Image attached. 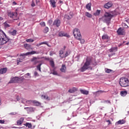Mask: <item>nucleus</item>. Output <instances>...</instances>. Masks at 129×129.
I'll list each match as a JSON object with an SVG mask.
<instances>
[{
    "label": "nucleus",
    "instance_id": "f257e3e1",
    "mask_svg": "<svg viewBox=\"0 0 129 129\" xmlns=\"http://www.w3.org/2000/svg\"><path fill=\"white\" fill-rule=\"evenodd\" d=\"M112 18H113V15L111 14L110 12H106L100 20L103 22V23H106L108 26L110 24V21Z\"/></svg>",
    "mask_w": 129,
    "mask_h": 129
},
{
    "label": "nucleus",
    "instance_id": "f03ea898",
    "mask_svg": "<svg viewBox=\"0 0 129 129\" xmlns=\"http://www.w3.org/2000/svg\"><path fill=\"white\" fill-rule=\"evenodd\" d=\"M8 41H10V38L3 30H0V45L3 46L5 44H7Z\"/></svg>",
    "mask_w": 129,
    "mask_h": 129
},
{
    "label": "nucleus",
    "instance_id": "7ed1b4c3",
    "mask_svg": "<svg viewBox=\"0 0 129 129\" xmlns=\"http://www.w3.org/2000/svg\"><path fill=\"white\" fill-rule=\"evenodd\" d=\"M119 84L122 87L129 86V77H123L120 79Z\"/></svg>",
    "mask_w": 129,
    "mask_h": 129
},
{
    "label": "nucleus",
    "instance_id": "20e7f679",
    "mask_svg": "<svg viewBox=\"0 0 129 129\" xmlns=\"http://www.w3.org/2000/svg\"><path fill=\"white\" fill-rule=\"evenodd\" d=\"M90 63H91V58L87 57L86 62L84 63V66L81 68V72H84V71H86V70H87V69L89 68Z\"/></svg>",
    "mask_w": 129,
    "mask_h": 129
},
{
    "label": "nucleus",
    "instance_id": "39448f33",
    "mask_svg": "<svg viewBox=\"0 0 129 129\" xmlns=\"http://www.w3.org/2000/svg\"><path fill=\"white\" fill-rule=\"evenodd\" d=\"M8 16L13 19L14 21H18L19 18L18 17V13L15 12H8Z\"/></svg>",
    "mask_w": 129,
    "mask_h": 129
},
{
    "label": "nucleus",
    "instance_id": "423d86ee",
    "mask_svg": "<svg viewBox=\"0 0 129 129\" xmlns=\"http://www.w3.org/2000/svg\"><path fill=\"white\" fill-rule=\"evenodd\" d=\"M73 34L75 38H77V40H80V36H81V34L80 33V31L79 29L76 28L73 31Z\"/></svg>",
    "mask_w": 129,
    "mask_h": 129
},
{
    "label": "nucleus",
    "instance_id": "0eeeda50",
    "mask_svg": "<svg viewBox=\"0 0 129 129\" xmlns=\"http://www.w3.org/2000/svg\"><path fill=\"white\" fill-rule=\"evenodd\" d=\"M21 78L18 77H15L14 78H12L9 81V83H17L19 82Z\"/></svg>",
    "mask_w": 129,
    "mask_h": 129
},
{
    "label": "nucleus",
    "instance_id": "6e6552de",
    "mask_svg": "<svg viewBox=\"0 0 129 129\" xmlns=\"http://www.w3.org/2000/svg\"><path fill=\"white\" fill-rule=\"evenodd\" d=\"M61 25V20L60 19H55L53 22V25L57 27V28L60 27Z\"/></svg>",
    "mask_w": 129,
    "mask_h": 129
},
{
    "label": "nucleus",
    "instance_id": "1a4fd4ad",
    "mask_svg": "<svg viewBox=\"0 0 129 129\" xmlns=\"http://www.w3.org/2000/svg\"><path fill=\"white\" fill-rule=\"evenodd\" d=\"M26 56V53L21 54L20 55V58L17 60V64H19L20 62H23L24 59H25V56Z\"/></svg>",
    "mask_w": 129,
    "mask_h": 129
},
{
    "label": "nucleus",
    "instance_id": "9d476101",
    "mask_svg": "<svg viewBox=\"0 0 129 129\" xmlns=\"http://www.w3.org/2000/svg\"><path fill=\"white\" fill-rule=\"evenodd\" d=\"M117 33L118 35H124L125 34V32L124 31V29L123 28L120 27L117 30Z\"/></svg>",
    "mask_w": 129,
    "mask_h": 129
},
{
    "label": "nucleus",
    "instance_id": "9b49d317",
    "mask_svg": "<svg viewBox=\"0 0 129 129\" xmlns=\"http://www.w3.org/2000/svg\"><path fill=\"white\" fill-rule=\"evenodd\" d=\"M58 35L59 37H67L68 38H69V37H70V36H69L68 34L65 33V32L63 31L59 32L58 33Z\"/></svg>",
    "mask_w": 129,
    "mask_h": 129
},
{
    "label": "nucleus",
    "instance_id": "f8f14e48",
    "mask_svg": "<svg viewBox=\"0 0 129 129\" xmlns=\"http://www.w3.org/2000/svg\"><path fill=\"white\" fill-rule=\"evenodd\" d=\"M111 7H112V3L111 2H108L104 6L105 9H109L110 8H111Z\"/></svg>",
    "mask_w": 129,
    "mask_h": 129
},
{
    "label": "nucleus",
    "instance_id": "ddd939ff",
    "mask_svg": "<svg viewBox=\"0 0 129 129\" xmlns=\"http://www.w3.org/2000/svg\"><path fill=\"white\" fill-rule=\"evenodd\" d=\"M49 63L51 67L52 68H55V62H54V60L52 58H49Z\"/></svg>",
    "mask_w": 129,
    "mask_h": 129
},
{
    "label": "nucleus",
    "instance_id": "4468645a",
    "mask_svg": "<svg viewBox=\"0 0 129 129\" xmlns=\"http://www.w3.org/2000/svg\"><path fill=\"white\" fill-rule=\"evenodd\" d=\"M34 54H39L38 51H32L30 52H28L25 53L26 56H29V55H34Z\"/></svg>",
    "mask_w": 129,
    "mask_h": 129
},
{
    "label": "nucleus",
    "instance_id": "2eb2a0df",
    "mask_svg": "<svg viewBox=\"0 0 129 129\" xmlns=\"http://www.w3.org/2000/svg\"><path fill=\"white\" fill-rule=\"evenodd\" d=\"M24 109H27V111H30L31 112H34L36 110V108L34 107H25Z\"/></svg>",
    "mask_w": 129,
    "mask_h": 129
},
{
    "label": "nucleus",
    "instance_id": "dca6fc26",
    "mask_svg": "<svg viewBox=\"0 0 129 129\" xmlns=\"http://www.w3.org/2000/svg\"><path fill=\"white\" fill-rule=\"evenodd\" d=\"M123 123H125V120L123 119L119 120L115 123V125H118V124H123Z\"/></svg>",
    "mask_w": 129,
    "mask_h": 129
},
{
    "label": "nucleus",
    "instance_id": "f3484780",
    "mask_svg": "<svg viewBox=\"0 0 129 129\" xmlns=\"http://www.w3.org/2000/svg\"><path fill=\"white\" fill-rule=\"evenodd\" d=\"M80 91L82 93V94H84L85 95H88L89 93V91L86 90L81 89Z\"/></svg>",
    "mask_w": 129,
    "mask_h": 129
},
{
    "label": "nucleus",
    "instance_id": "a211bd4d",
    "mask_svg": "<svg viewBox=\"0 0 129 129\" xmlns=\"http://www.w3.org/2000/svg\"><path fill=\"white\" fill-rule=\"evenodd\" d=\"M103 92H104V91H98L94 92V94L95 96H99V95L101 94V93H103Z\"/></svg>",
    "mask_w": 129,
    "mask_h": 129
},
{
    "label": "nucleus",
    "instance_id": "6ab92c4d",
    "mask_svg": "<svg viewBox=\"0 0 129 129\" xmlns=\"http://www.w3.org/2000/svg\"><path fill=\"white\" fill-rule=\"evenodd\" d=\"M50 3L51 7H52V8H56V2H55V0H50Z\"/></svg>",
    "mask_w": 129,
    "mask_h": 129
},
{
    "label": "nucleus",
    "instance_id": "aec40b11",
    "mask_svg": "<svg viewBox=\"0 0 129 129\" xmlns=\"http://www.w3.org/2000/svg\"><path fill=\"white\" fill-rule=\"evenodd\" d=\"M7 71H8V69H7V68L1 69L0 74H4L5 73H6Z\"/></svg>",
    "mask_w": 129,
    "mask_h": 129
},
{
    "label": "nucleus",
    "instance_id": "412c9836",
    "mask_svg": "<svg viewBox=\"0 0 129 129\" xmlns=\"http://www.w3.org/2000/svg\"><path fill=\"white\" fill-rule=\"evenodd\" d=\"M70 53L71 52L70 50H67L65 54L63 55L62 58H66V57H68V56H69V55H70Z\"/></svg>",
    "mask_w": 129,
    "mask_h": 129
},
{
    "label": "nucleus",
    "instance_id": "4be33fe9",
    "mask_svg": "<svg viewBox=\"0 0 129 129\" xmlns=\"http://www.w3.org/2000/svg\"><path fill=\"white\" fill-rule=\"evenodd\" d=\"M60 71L65 73L66 72V66L62 64L60 69Z\"/></svg>",
    "mask_w": 129,
    "mask_h": 129
},
{
    "label": "nucleus",
    "instance_id": "5701e85b",
    "mask_svg": "<svg viewBox=\"0 0 129 129\" xmlns=\"http://www.w3.org/2000/svg\"><path fill=\"white\" fill-rule=\"evenodd\" d=\"M32 102V103H33V104H34V105L36 106H40V105H41V103L39 102L36 100H33Z\"/></svg>",
    "mask_w": 129,
    "mask_h": 129
},
{
    "label": "nucleus",
    "instance_id": "b1692460",
    "mask_svg": "<svg viewBox=\"0 0 129 129\" xmlns=\"http://www.w3.org/2000/svg\"><path fill=\"white\" fill-rule=\"evenodd\" d=\"M32 62H34L33 64L35 65V64H37V63H39V61L37 60V57H34L32 59H31Z\"/></svg>",
    "mask_w": 129,
    "mask_h": 129
},
{
    "label": "nucleus",
    "instance_id": "393cba45",
    "mask_svg": "<svg viewBox=\"0 0 129 129\" xmlns=\"http://www.w3.org/2000/svg\"><path fill=\"white\" fill-rule=\"evenodd\" d=\"M24 48H25L26 50H30V49H32V47H31V45L28 44H25Z\"/></svg>",
    "mask_w": 129,
    "mask_h": 129
},
{
    "label": "nucleus",
    "instance_id": "a878e982",
    "mask_svg": "<svg viewBox=\"0 0 129 129\" xmlns=\"http://www.w3.org/2000/svg\"><path fill=\"white\" fill-rule=\"evenodd\" d=\"M116 51H117V47H112L109 49V52H110V53L112 52H116Z\"/></svg>",
    "mask_w": 129,
    "mask_h": 129
},
{
    "label": "nucleus",
    "instance_id": "bb28decb",
    "mask_svg": "<svg viewBox=\"0 0 129 129\" xmlns=\"http://www.w3.org/2000/svg\"><path fill=\"white\" fill-rule=\"evenodd\" d=\"M127 94V91H121L120 92V95L121 96L124 97Z\"/></svg>",
    "mask_w": 129,
    "mask_h": 129
},
{
    "label": "nucleus",
    "instance_id": "cd10ccee",
    "mask_svg": "<svg viewBox=\"0 0 129 129\" xmlns=\"http://www.w3.org/2000/svg\"><path fill=\"white\" fill-rule=\"evenodd\" d=\"M42 99H44V100H48L49 97H48V95L44 94L42 95L41 96Z\"/></svg>",
    "mask_w": 129,
    "mask_h": 129
},
{
    "label": "nucleus",
    "instance_id": "c85d7f7f",
    "mask_svg": "<svg viewBox=\"0 0 129 129\" xmlns=\"http://www.w3.org/2000/svg\"><path fill=\"white\" fill-rule=\"evenodd\" d=\"M24 121V118H21L20 120L17 121V124L18 125H21L23 122Z\"/></svg>",
    "mask_w": 129,
    "mask_h": 129
},
{
    "label": "nucleus",
    "instance_id": "c756f323",
    "mask_svg": "<svg viewBox=\"0 0 129 129\" xmlns=\"http://www.w3.org/2000/svg\"><path fill=\"white\" fill-rule=\"evenodd\" d=\"M9 33L10 35H12V36H16L17 34V30H14L13 31H9Z\"/></svg>",
    "mask_w": 129,
    "mask_h": 129
},
{
    "label": "nucleus",
    "instance_id": "7c9ffc66",
    "mask_svg": "<svg viewBox=\"0 0 129 129\" xmlns=\"http://www.w3.org/2000/svg\"><path fill=\"white\" fill-rule=\"evenodd\" d=\"M44 44L47 45V46H49V45L48 44V42H47L46 41L45 42H41L39 44H37L36 45V46H37V47H40V46H41V45H44Z\"/></svg>",
    "mask_w": 129,
    "mask_h": 129
},
{
    "label": "nucleus",
    "instance_id": "2f4dec72",
    "mask_svg": "<svg viewBox=\"0 0 129 129\" xmlns=\"http://www.w3.org/2000/svg\"><path fill=\"white\" fill-rule=\"evenodd\" d=\"M77 89H76V88H73L72 89H70L69 90V92H70V93H74V92H75V91H77Z\"/></svg>",
    "mask_w": 129,
    "mask_h": 129
},
{
    "label": "nucleus",
    "instance_id": "473e14b6",
    "mask_svg": "<svg viewBox=\"0 0 129 129\" xmlns=\"http://www.w3.org/2000/svg\"><path fill=\"white\" fill-rule=\"evenodd\" d=\"M102 39L103 40H108L109 39V37L107 34H104L102 36Z\"/></svg>",
    "mask_w": 129,
    "mask_h": 129
},
{
    "label": "nucleus",
    "instance_id": "72a5a7b5",
    "mask_svg": "<svg viewBox=\"0 0 129 129\" xmlns=\"http://www.w3.org/2000/svg\"><path fill=\"white\" fill-rule=\"evenodd\" d=\"M86 9L88 10V11H91V3H89L86 6Z\"/></svg>",
    "mask_w": 129,
    "mask_h": 129
},
{
    "label": "nucleus",
    "instance_id": "f704fd0d",
    "mask_svg": "<svg viewBox=\"0 0 129 129\" xmlns=\"http://www.w3.org/2000/svg\"><path fill=\"white\" fill-rule=\"evenodd\" d=\"M9 23L10 21H7L4 23V25L6 27V28H10V27H11V26L9 24Z\"/></svg>",
    "mask_w": 129,
    "mask_h": 129
},
{
    "label": "nucleus",
    "instance_id": "c9c22d12",
    "mask_svg": "<svg viewBox=\"0 0 129 129\" xmlns=\"http://www.w3.org/2000/svg\"><path fill=\"white\" fill-rule=\"evenodd\" d=\"M33 103V100H29V101H26V103L27 105H31Z\"/></svg>",
    "mask_w": 129,
    "mask_h": 129
},
{
    "label": "nucleus",
    "instance_id": "e433bc0d",
    "mask_svg": "<svg viewBox=\"0 0 129 129\" xmlns=\"http://www.w3.org/2000/svg\"><path fill=\"white\" fill-rule=\"evenodd\" d=\"M64 55V51H63V50H60L59 51V57H60V58H63L62 56Z\"/></svg>",
    "mask_w": 129,
    "mask_h": 129
},
{
    "label": "nucleus",
    "instance_id": "4c0bfd02",
    "mask_svg": "<svg viewBox=\"0 0 129 129\" xmlns=\"http://www.w3.org/2000/svg\"><path fill=\"white\" fill-rule=\"evenodd\" d=\"M100 14V10H97L95 13H94V16H99Z\"/></svg>",
    "mask_w": 129,
    "mask_h": 129
},
{
    "label": "nucleus",
    "instance_id": "58836bf2",
    "mask_svg": "<svg viewBox=\"0 0 129 129\" xmlns=\"http://www.w3.org/2000/svg\"><path fill=\"white\" fill-rule=\"evenodd\" d=\"M85 16L87 17L88 18H92V15L90 14L88 12H86L85 13Z\"/></svg>",
    "mask_w": 129,
    "mask_h": 129
},
{
    "label": "nucleus",
    "instance_id": "ea45409f",
    "mask_svg": "<svg viewBox=\"0 0 129 129\" xmlns=\"http://www.w3.org/2000/svg\"><path fill=\"white\" fill-rule=\"evenodd\" d=\"M25 125L28 127V128H31V127H32V124H31V123H26Z\"/></svg>",
    "mask_w": 129,
    "mask_h": 129
},
{
    "label": "nucleus",
    "instance_id": "a19ab883",
    "mask_svg": "<svg viewBox=\"0 0 129 129\" xmlns=\"http://www.w3.org/2000/svg\"><path fill=\"white\" fill-rule=\"evenodd\" d=\"M72 18V16H71V17L69 16L68 15H64V19H67V20H70Z\"/></svg>",
    "mask_w": 129,
    "mask_h": 129
},
{
    "label": "nucleus",
    "instance_id": "79ce46f5",
    "mask_svg": "<svg viewBox=\"0 0 129 129\" xmlns=\"http://www.w3.org/2000/svg\"><path fill=\"white\" fill-rule=\"evenodd\" d=\"M41 66H42V63H40L37 66V69L41 72Z\"/></svg>",
    "mask_w": 129,
    "mask_h": 129
},
{
    "label": "nucleus",
    "instance_id": "37998d69",
    "mask_svg": "<svg viewBox=\"0 0 129 129\" xmlns=\"http://www.w3.org/2000/svg\"><path fill=\"white\" fill-rule=\"evenodd\" d=\"M26 42H28V43H33V42H34V39H26Z\"/></svg>",
    "mask_w": 129,
    "mask_h": 129
},
{
    "label": "nucleus",
    "instance_id": "c03bdc74",
    "mask_svg": "<svg viewBox=\"0 0 129 129\" xmlns=\"http://www.w3.org/2000/svg\"><path fill=\"white\" fill-rule=\"evenodd\" d=\"M28 76H30V73L25 74L23 77H22V78L23 79H25V78H28Z\"/></svg>",
    "mask_w": 129,
    "mask_h": 129
},
{
    "label": "nucleus",
    "instance_id": "a18cd8bd",
    "mask_svg": "<svg viewBox=\"0 0 129 129\" xmlns=\"http://www.w3.org/2000/svg\"><path fill=\"white\" fill-rule=\"evenodd\" d=\"M105 71L106 73H110V72H111V71H112V70H111L110 69H105Z\"/></svg>",
    "mask_w": 129,
    "mask_h": 129
},
{
    "label": "nucleus",
    "instance_id": "49530a36",
    "mask_svg": "<svg viewBox=\"0 0 129 129\" xmlns=\"http://www.w3.org/2000/svg\"><path fill=\"white\" fill-rule=\"evenodd\" d=\"M49 31V28L48 27H45V29L43 30V32L45 33H48Z\"/></svg>",
    "mask_w": 129,
    "mask_h": 129
},
{
    "label": "nucleus",
    "instance_id": "de8ad7c7",
    "mask_svg": "<svg viewBox=\"0 0 129 129\" xmlns=\"http://www.w3.org/2000/svg\"><path fill=\"white\" fill-rule=\"evenodd\" d=\"M80 41L81 44H84L85 40L83 39H81V36H80V39H78Z\"/></svg>",
    "mask_w": 129,
    "mask_h": 129
},
{
    "label": "nucleus",
    "instance_id": "09e8293b",
    "mask_svg": "<svg viewBox=\"0 0 129 129\" xmlns=\"http://www.w3.org/2000/svg\"><path fill=\"white\" fill-rule=\"evenodd\" d=\"M40 25L42 27H45V26H46V24H45V22L40 23Z\"/></svg>",
    "mask_w": 129,
    "mask_h": 129
},
{
    "label": "nucleus",
    "instance_id": "8fccbe9b",
    "mask_svg": "<svg viewBox=\"0 0 129 129\" xmlns=\"http://www.w3.org/2000/svg\"><path fill=\"white\" fill-rule=\"evenodd\" d=\"M17 114V112H11L9 114H10L11 115H16V114Z\"/></svg>",
    "mask_w": 129,
    "mask_h": 129
},
{
    "label": "nucleus",
    "instance_id": "3c124183",
    "mask_svg": "<svg viewBox=\"0 0 129 129\" xmlns=\"http://www.w3.org/2000/svg\"><path fill=\"white\" fill-rule=\"evenodd\" d=\"M26 101H27V100L25 99H22L21 100L22 103H25V102H26Z\"/></svg>",
    "mask_w": 129,
    "mask_h": 129
},
{
    "label": "nucleus",
    "instance_id": "603ef678",
    "mask_svg": "<svg viewBox=\"0 0 129 129\" xmlns=\"http://www.w3.org/2000/svg\"><path fill=\"white\" fill-rule=\"evenodd\" d=\"M0 123L1 124H4V123H5V120H0Z\"/></svg>",
    "mask_w": 129,
    "mask_h": 129
},
{
    "label": "nucleus",
    "instance_id": "864d4df0",
    "mask_svg": "<svg viewBox=\"0 0 129 129\" xmlns=\"http://www.w3.org/2000/svg\"><path fill=\"white\" fill-rule=\"evenodd\" d=\"M52 74H53V75H58V73H57V72H56V71H53V72H52Z\"/></svg>",
    "mask_w": 129,
    "mask_h": 129
},
{
    "label": "nucleus",
    "instance_id": "5fc2aeb1",
    "mask_svg": "<svg viewBox=\"0 0 129 129\" xmlns=\"http://www.w3.org/2000/svg\"><path fill=\"white\" fill-rule=\"evenodd\" d=\"M54 54H55V52H54V51H50V56H53V55H54Z\"/></svg>",
    "mask_w": 129,
    "mask_h": 129
},
{
    "label": "nucleus",
    "instance_id": "6e6d98bb",
    "mask_svg": "<svg viewBox=\"0 0 129 129\" xmlns=\"http://www.w3.org/2000/svg\"><path fill=\"white\" fill-rule=\"evenodd\" d=\"M115 53H113L112 54H109L108 56H109V57H111V56H113V55H115Z\"/></svg>",
    "mask_w": 129,
    "mask_h": 129
},
{
    "label": "nucleus",
    "instance_id": "4d7b16f0",
    "mask_svg": "<svg viewBox=\"0 0 129 129\" xmlns=\"http://www.w3.org/2000/svg\"><path fill=\"white\" fill-rule=\"evenodd\" d=\"M31 6L33 7H35V3H34V2H32Z\"/></svg>",
    "mask_w": 129,
    "mask_h": 129
},
{
    "label": "nucleus",
    "instance_id": "13d9d810",
    "mask_svg": "<svg viewBox=\"0 0 129 129\" xmlns=\"http://www.w3.org/2000/svg\"><path fill=\"white\" fill-rule=\"evenodd\" d=\"M34 76H38V72H34Z\"/></svg>",
    "mask_w": 129,
    "mask_h": 129
},
{
    "label": "nucleus",
    "instance_id": "bf43d9fd",
    "mask_svg": "<svg viewBox=\"0 0 129 129\" xmlns=\"http://www.w3.org/2000/svg\"><path fill=\"white\" fill-rule=\"evenodd\" d=\"M13 128H22V127H16V126H14V127H13Z\"/></svg>",
    "mask_w": 129,
    "mask_h": 129
},
{
    "label": "nucleus",
    "instance_id": "052dcab7",
    "mask_svg": "<svg viewBox=\"0 0 129 129\" xmlns=\"http://www.w3.org/2000/svg\"><path fill=\"white\" fill-rule=\"evenodd\" d=\"M13 5H14V6H15L16 5H17V3L16 2H13Z\"/></svg>",
    "mask_w": 129,
    "mask_h": 129
},
{
    "label": "nucleus",
    "instance_id": "680f3d73",
    "mask_svg": "<svg viewBox=\"0 0 129 129\" xmlns=\"http://www.w3.org/2000/svg\"><path fill=\"white\" fill-rule=\"evenodd\" d=\"M123 25L124 26V27H125L126 28H128V26H127L126 24H125L124 23Z\"/></svg>",
    "mask_w": 129,
    "mask_h": 129
},
{
    "label": "nucleus",
    "instance_id": "e2e57ef3",
    "mask_svg": "<svg viewBox=\"0 0 129 129\" xmlns=\"http://www.w3.org/2000/svg\"><path fill=\"white\" fill-rule=\"evenodd\" d=\"M17 101H19L20 100V98L19 97H17Z\"/></svg>",
    "mask_w": 129,
    "mask_h": 129
},
{
    "label": "nucleus",
    "instance_id": "0e129e2a",
    "mask_svg": "<svg viewBox=\"0 0 129 129\" xmlns=\"http://www.w3.org/2000/svg\"><path fill=\"white\" fill-rule=\"evenodd\" d=\"M3 20H4V19H3L2 17H0V21H3Z\"/></svg>",
    "mask_w": 129,
    "mask_h": 129
},
{
    "label": "nucleus",
    "instance_id": "69168bd1",
    "mask_svg": "<svg viewBox=\"0 0 129 129\" xmlns=\"http://www.w3.org/2000/svg\"><path fill=\"white\" fill-rule=\"evenodd\" d=\"M126 22H127V23H128V24H129V20H126Z\"/></svg>",
    "mask_w": 129,
    "mask_h": 129
},
{
    "label": "nucleus",
    "instance_id": "338daca9",
    "mask_svg": "<svg viewBox=\"0 0 129 129\" xmlns=\"http://www.w3.org/2000/svg\"><path fill=\"white\" fill-rule=\"evenodd\" d=\"M107 121H108V122H109V123H110V120H107Z\"/></svg>",
    "mask_w": 129,
    "mask_h": 129
},
{
    "label": "nucleus",
    "instance_id": "774afa93",
    "mask_svg": "<svg viewBox=\"0 0 129 129\" xmlns=\"http://www.w3.org/2000/svg\"><path fill=\"white\" fill-rule=\"evenodd\" d=\"M49 23H52V20H49Z\"/></svg>",
    "mask_w": 129,
    "mask_h": 129
}]
</instances>
